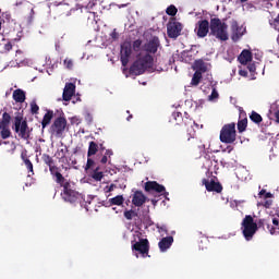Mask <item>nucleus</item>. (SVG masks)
<instances>
[{
	"label": "nucleus",
	"mask_w": 279,
	"mask_h": 279,
	"mask_svg": "<svg viewBox=\"0 0 279 279\" xmlns=\"http://www.w3.org/2000/svg\"><path fill=\"white\" fill-rule=\"evenodd\" d=\"M241 1V3H245L247 0H240Z\"/></svg>",
	"instance_id": "60"
},
{
	"label": "nucleus",
	"mask_w": 279,
	"mask_h": 279,
	"mask_svg": "<svg viewBox=\"0 0 279 279\" xmlns=\"http://www.w3.org/2000/svg\"><path fill=\"white\" fill-rule=\"evenodd\" d=\"M120 60L122 63V66H128L130 62V57L132 56V43L124 41L121 45V51H120Z\"/></svg>",
	"instance_id": "9"
},
{
	"label": "nucleus",
	"mask_w": 279,
	"mask_h": 279,
	"mask_svg": "<svg viewBox=\"0 0 279 279\" xmlns=\"http://www.w3.org/2000/svg\"><path fill=\"white\" fill-rule=\"evenodd\" d=\"M245 130H247V118H243L238 121V131L243 133Z\"/></svg>",
	"instance_id": "33"
},
{
	"label": "nucleus",
	"mask_w": 279,
	"mask_h": 279,
	"mask_svg": "<svg viewBox=\"0 0 279 279\" xmlns=\"http://www.w3.org/2000/svg\"><path fill=\"white\" fill-rule=\"evenodd\" d=\"M166 14H168V16H175V14H178V8L173 4L169 5L166 10Z\"/></svg>",
	"instance_id": "35"
},
{
	"label": "nucleus",
	"mask_w": 279,
	"mask_h": 279,
	"mask_svg": "<svg viewBox=\"0 0 279 279\" xmlns=\"http://www.w3.org/2000/svg\"><path fill=\"white\" fill-rule=\"evenodd\" d=\"M50 175H52V178L54 179V182L57 184H59L62 189H64V184H66V179L64 178V175H62V173H60V168H50Z\"/></svg>",
	"instance_id": "16"
},
{
	"label": "nucleus",
	"mask_w": 279,
	"mask_h": 279,
	"mask_svg": "<svg viewBox=\"0 0 279 279\" xmlns=\"http://www.w3.org/2000/svg\"><path fill=\"white\" fill-rule=\"evenodd\" d=\"M210 36H215L217 40L226 43L230 38L228 35V24L221 22L218 17H213L210 20Z\"/></svg>",
	"instance_id": "2"
},
{
	"label": "nucleus",
	"mask_w": 279,
	"mask_h": 279,
	"mask_svg": "<svg viewBox=\"0 0 279 279\" xmlns=\"http://www.w3.org/2000/svg\"><path fill=\"white\" fill-rule=\"evenodd\" d=\"M0 31H1V22H0Z\"/></svg>",
	"instance_id": "62"
},
{
	"label": "nucleus",
	"mask_w": 279,
	"mask_h": 279,
	"mask_svg": "<svg viewBox=\"0 0 279 279\" xmlns=\"http://www.w3.org/2000/svg\"><path fill=\"white\" fill-rule=\"evenodd\" d=\"M269 206H271V203H268V201L265 202V207L269 208Z\"/></svg>",
	"instance_id": "57"
},
{
	"label": "nucleus",
	"mask_w": 279,
	"mask_h": 279,
	"mask_svg": "<svg viewBox=\"0 0 279 279\" xmlns=\"http://www.w3.org/2000/svg\"><path fill=\"white\" fill-rule=\"evenodd\" d=\"M202 184L206 187L208 193H221V191H223L221 183L215 182V180L203 179Z\"/></svg>",
	"instance_id": "12"
},
{
	"label": "nucleus",
	"mask_w": 279,
	"mask_h": 279,
	"mask_svg": "<svg viewBox=\"0 0 279 279\" xmlns=\"http://www.w3.org/2000/svg\"><path fill=\"white\" fill-rule=\"evenodd\" d=\"M132 251L138 252L143 258H147L149 256V240L140 239L138 242H132Z\"/></svg>",
	"instance_id": "7"
},
{
	"label": "nucleus",
	"mask_w": 279,
	"mask_h": 279,
	"mask_svg": "<svg viewBox=\"0 0 279 279\" xmlns=\"http://www.w3.org/2000/svg\"><path fill=\"white\" fill-rule=\"evenodd\" d=\"M73 95H75V84L66 83L63 89V101H71Z\"/></svg>",
	"instance_id": "17"
},
{
	"label": "nucleus",
	"mask_w": 279,
	"mask_h": 279,
	"mask_svg": "<svg viewBox=\"0 0 279 279\" xmlns=\"http://www.w3.org/2000/svg\"><path fill=\"white\" fill-rule=\"evenodd\" d=\"M199 82H202V72L196 71V72L193 74L191 84H192V86H198V85H199Z\"/></svg>",
	"instance_id": "32"
},
{
	"label": "nucleus",
	"mask_w": 279,
	"mask_h": 279,
	"mask_svg": "<svg viewBox=\"0 0 279 279\" xmlns=\"http://www.w3.org/2000/svg\"><path fill=\"white\" fill-rule=\"evenodd\" d=\"M41 160L43 162H45V165H47L49 167V171H51V169H56L58 166H53V157H50L49 154H44L41 156Z\"/></svg>",
	"instance_id": "25"
},
{
	"label": "nucleus",
	"mask_w": 279,
	"mask_h": 279,
	"mask_svg": "<svg viewBox=\"0 0 279 279\" xmlns=\"http://www.w3.org/2000/svg\"><path fill=\"white\" fill-rule=\"evenodd\" d=\"M167 34L170 38H178L182 34V24L180 22L168 23Z\"/></svg>",
	"instance_id": "13"
},
{
	"label": "nucleus",
	"mask_w": 279,
	"mask_h": 279,
	"mask_svg": "<svg viewBox=\"0 0 279 279\" xmlns=\"http://www.w3.org/2000/svg\"><path fill=\"white\" fill-rule=\"evenodd\" d=\"M145 191L146 193H151V191H155V193H165L166 189L165 185H161L160 183L156 181H147L145 183Z\"/></svg>",
	"instance_id": "15"
},
{
	"label": "nucleus",
	"mask_w": 279,
	"mask_h": 279,
	"mask_svg": "<svg viewBox=\"0 0 279 279\" xmlns=\"http://www.w3.org/2000/svg\"><path fill=\"white\" fill-rule=\"evenodd\" d=\"M123 215L128 221H132V219L138 217V213L133 209H125Z\"/></svg>",
	"instance_id": "31"
},
{
	"label": "nucleus",
	"mask_w": 279,
	"mask_h": 279,
	"mask_svg": "<svg viewBox=\"0 0 279 279\" xmlns=\"http://www.w3.org/2000/svg\"><path fill=\"white\" fill-rule=\"evenodd\" d=\"M12 122V116L8 112L2 113V119L0 121V126L10 128V123Z\"/></svg>",
	"instance_id": "26"
},
{
	"label": "nucleus",
	"mask_w": 279,
	"mask_h": 279,
	"mask_svg": "<svg viewBox=\"0 0 279 279\" xmlns=\"http://www.w3.org/2000/svg\"><path fill=\"white\" fill-rule=\"evenodd\" d=\"M171 245H173V236L171 235L162 238L158 243L160 252H167Z\"/></svg>",
	"instance_id": "20"
},
{
	"label": "nucleus",
	"mask_w": 279,
	"mask_h": 279,
	"mask_svg": "<svg viewBox=\"0 0 279 279\" xmlns=\"http://www.w3.org/2000/svg\"><path fill=\"white\" fill-rule=\"evenodd\" d=\"M66 154H69V148L66 146H63V148H60L57 151L58 158H66Z\"/></svg>",
	"instance_id": "37"
},
{
	"label": "nucleus",
	"mask_w": 279,
	"mask_h": 279,
	"mask_svg": "<svg viewBox=\"0 0 279 279\" xmlns=\"http://www.w3.org/2000/svg\"><path fill=\"white\" fill-rule=\"evenodd\" d=\"M63 64L65 69H69V70L73 69V60L70 58L64 59Z\"/></svg>",
	"instance_id": "41"
},
{
	"label": "nucleus",
	"mask_w": 279,
	"mask_h": 279,
	"mask_svg": "<svg viewBox=\"0 0 279 279\" xmlns=\"http://www.w3.org/2000/svg\"><path fill=\"white\" fill-rule=\"evenodd\" d=\"M123 202H125V198H123V195H118L109 199L110 206H123Z\"/></svg>",
	"instance_id": "27"
},
{
	"label": "nucleus",
	"mask_w": 279,
	"mask_h": 279,
	"mask_svg": "<svg viewBox=\"0 0 279 279\" xmlns=\"http://www.w3.org/2000/svg\"><path fill=\"white\" fill-rule=\"evenodd\" d=\"M236 141V124L234 122L225 124L220 131V142L232 145Z\"/></svg>",
	"instance_id": "5"
},
{
	"label": "nucleus",
	"mask_w": 279,
	"mask_h": 279,
	"mask_svg": "<svg viewBox=\"0 0 279 279\" xmlns=\"http://www.w3.org/2000/svg\"><path fill=\"white\" fill-rule=\"evenodd\" d=\"M101 165H106L108 162V157L106 155L100 159Z\"/></svg>",
	"instance_id": "52"
},
{
	"label": "nucleus",
	"mask_w": 279,
	"mask_h": 279,
	"mask_svg": "<svg viewBox=\"0 0 279 279\" xmlns=\"http://www.w3.org/2000/svg\"><path fill=\"white\" fill-rule=\"evenodd\" d=\"M172 117H173L174 121H177V125H181V124H182V121H183V119H182V112H180V111H174V112L172 113Z\"/></svg>",
	"instance_id": "36"
},
{
	"label": "nucleus",
	"mask_w": 279,
	"mask_h": 279,
	"mask_svg": "<svg viewBox=\"0 0 279 279\" xmlns=\"http://www.w3.org/2000/svg\"><path fill=\"white\" fill-rule=\"evenodd\" d=\"M110 36L113 40H117V38H119V33H117V29H113Z\"/></svg>",
	"instance_id": "45"
},
{
	"label": "nucleus",
	"mask_w": 279,
	"mask_h": 279,
	"mask_svg": "<svg viewBox=\"0 0 279 279\" xmlns=\"http://www.w3.org/2000/svg\"><path fill=\"white\" fill-rule=\"evenodd\" d=\"M28 23H32L34 21V9L31 10L29 16H28Z\"/></svg>",
	"instance_id": "50"
},
{
	"label": "nucleus",
	"mask_w": 279,
	"mask_h": 279,
	"mask_svg": "<svg viewBox=\"0 0 279 279\" xmlns=\"http://www.w3.org/2000/svg\"><path fill=\"white\" fill-rule=\"evenodd\" d=\"M185 119H189V113L185 112Z\"/></svg>",
	"instance_id": "61"
},
{
	"label": "nucleus",
	"mask_w": 279,
	"mask_h": 279,
	"mask_svg": "<svg viewBox=\"0 0 279 279\" xmlns=\"http://www.w3.org/2000/svg\"><path fill=\"white\" fill-rule=\"evenodd\" d=\"M111 191H114V184H111V185L108 187L107 193H111Z\"/></svg>",
	"instance_id": "56"
},
{
	"label": "nucleus",
	"mask_w": 279,
	"mask_h": 279,
	"mask_svg": "<svg viewBox=\"0 0 279 279\" xmlns=\"http://www.w3.org/2000/svg\"><path fill=\"white\" fill-rule=\"evenodd\" d=\"M214 99H219V92L217 88H213L211 94L209 95V101H214Z\"/></svg>",
	"instance_id": "40"
},
{
	"label": "nucleus",
	"mask_w": 279,
	"mask_h": 279,
	"mask_svg": "<svg viewBox=\"0 0 279 279\" xmlns=\"http://www.w3.org/2000/svg\"><path fill=\"white\" fill-rule=\"evenodd\" d=\"M145 202H147V196L143 194L141 191H136L133 195L132 204L140 208V206H143Z\"/></svg>",
	"instance_id": "19"
},
{
	"label": "nucleus",
	"mask_w": 279,
	"mask_h": 279,
	"mask_svg": "<svg viewBox=\"0 0 279 279\" xmlns=\"http://www.w3.org/2000/svg\"><path fill=\"white\" fill-rule=\"evenodd\" d=\"M250 119L251 121H253V123H256L257 125H259V123H263V116H260V113L256 111L251 112Z\"/></svg>",
	"instance_id": "29"
},
{
	"label": "nucleus",
	"mask_w": 279,
	"mask_h": 279,
	"mask_svg": "<svg viewBox=\"0 0 279 279\" xmlns=\"http://www.w3.org/2000/svg\"><path fill=\"white\" fill-rule=\"evenodd\" d=\"M256 225H257V230H258V228H263V227L265 226V219H259V220L256 222Z\"/></svg>",
	"instance_id": "46"
},
{
	"label": "nucleus",
	"mask_w": 279,
	"mask_h": 279,
	"mask_svg": "<svg viewBox=\"0 0 279 279\" xmlns=\"http://www.w3.org/2000/svg\"><path fill=\"white\" fill-rule=\"evenodd\" d=\"M252 51L247 49H244L238 57L240 64H243L244 66L247 64V62H252Z\"/></svg>",
	"instance_id": "21"
},
{
	"label": "nucleus",
	"mask_w": 279,
	"mask_h": 279,
	"mask_svg": "<svg viewBox=\"0 0 279 279\" xmlns=\"http://www.w3.org/2000/svg\"><path fill=\"white\" fill-rule=\"evenodd\" d=\"M21 158L28 171V178H32V175H34V163H32V160H29V157L27 156V150H23L21 153Z\"/></svg>",
	"instance_id": "18"
},
{
	"label": "nucleus",
	"mask_w": 279,
	"mask_h": 279,
	"mask_svg": "<svg viewBox=\"0 0 279 279\" xmlns=\"http://www.w3.org/2000/svg\"><path fill=\"white\" fill-rule=\"evenodd\" d=\"M142 45H143V41L141 39H137V40L133 41V45H131V47H133L134 51H141Z\"/></svg>",
	"instance_id": "39"
},
{
	"label": "nucleus",
	"mask_w": 279,
	"mask_h": 279,
	"mask_svg": "<svg viewBox=\"0 0 279 279\" xmlns=\"http://www.w3.org/2000/svg\"><path fill=\"white\" fill-rule=\"evenodd\" d=\"M272 225H267V230L269 231L270 234H276V230H279V219L278 218H272Z\"/></svg>",
	"instance_id": "30"
},
{
	"label": "nucleus",
	"mask_w": 279,
	"mask_h": 279,
	"mask_svg": "<svg viewBox=\"0 0 279 279\" xmlns=\"http://www.w3.org/2000/svg\"><path fill=\"white\" fill-rule=\"evenodd\" d=\"M233 150H234V147L232 146H227L225 149H222L223 153L228 151L229 154H232Z\"/></svg>",
	"instance_id": "49"
},
{
	"label": "nucleus",
	"mask_w": 279,
	"mask_h": 279,
	"mask_svg": "<svg viewBox=\"0 0 279 279\" xmlns=\"http://www.w3.org/2000/svg\"><path fill=\"white\" fill-rule=\"evenodd\" d=\"M99 147L101 150L106 149V147H104V144H99Z\"/></svg>",
	"instance_id": "58"
},
{
	"label": "nucleus",
	"mask_w": 279,
	"mask_h": 279,
	"mask_svg": "<svg viewBox=\"0 0 279 279\" xmlns=\"http://www.w3.org/2000/svg\"><path fill=\"white\" fill-rule=\"evenodd\" d=\"M99 151V144L95 142H89L88 150H87V158L95 156Z\"/></svg>",
	"instance_id": "24"
},
{
	"label": "nucleus",
	"mask_w": 279,
	"mask_h": 279,
	"mask_svg": "<svg viewBox=\"0 0 279 279\" xmlns=\"http://www.w3.org/2000/svg\"><path fill=\"white\" fill-rule=\"evenodd\" d=\"M242 234L245 241H252L254 234L258 232V225L254 221L252 215H246L241 223Z\"/></svg>",
	"instance_id": "4"
},
{
	"label": "nucleus",
	"mask_w": 279,
	"mask_h": 279,
	"mask_svg": "<svg viewBox=\"0 0 279 279\" xmlns=\"http://www.w3.org/2000/svg\"><path fill=\"white\" fill-rule=\"evenodd\" d=\"M154 66V57L151 54H145L136 59L131 65L130 75H143L148 69Z\"/></svg>",
	"instance_id": "1"
},
{
	"label": "nucleus",
	"mask_w": 279,
	"mask_h": 279,
	"mask_svg": "<svg viewBox=\"0 0 279 279\" xmlns=\"http://www.w3.org/2000/svg\"><path fill=\"white\" fill-rule=\"evenodd\" d=\"M275 119H276L277 123H279V110H277L275 112Z\"/></svg>",
	"instance_id": "54"
},
{
	"label": "nucleus",
	"mask_w": 279,
	"mask_h": 279,
	"mask_svg": "<svg viewBox=\"0 0 279 279\" xmlns=\"http://www.w3.org/2000/svg\"><path fill=\"white\" fill-rule=\"evenodd\" d=\"M113 151H112V149H107L106 151H105V156L107 157V158H111V156H113Z\"/></svg>",
	"instance_id": "48"
},
{
	"label": "nucleus",
	"mask_w": 279,
	"mask_h": 279,
	"mask_svg": "<svg viewBox=\"0 0 279 279\" xmlns=\"http://www.w3.org/2000/svg\"><path fill=\"white\" fill-rule=\"evenodd\" d=\"M13 130L20 138L23 141H29V136H32V130H29L27 119H24L22 113H17L14 117Z\"/></svg>",
	"instance_id": "3"
},
{
	"label": "nucleus",
	"mask_w": 279,
	"mask_h": 279,
	"mask_svg": "<svg viewBox=\"0 0 279 279\" xmlns=\"http://www.w3.org/2000/svg\"><path fill=\"white\" fill-rule=\"evenodd\" d=\"M243 34H245V28L239 25V22L233 21L231 23V38L233 43H239L241 40Z\"/></svg>",
	"instance_id": "11"
},
{
	"label": "nucleus",
	"mask_w": 279,
	"mask_h": 279,
	"mask_svg": "<svg viewBox=\"0 0 279 279\" xmlns=\"http://www.w3.org/2000/svg\"><path fill=\"white\" fill-rule=\"evenodd\" d=\"M195 32L198 38H206L208 36V32H210V22H208V20L198 21Z\"/></svg>",
	"instance_id": "10"
},
{
	"label": "nucleus",
	"mask_w": 279,
	"mask_h": 279,
	"mask_svg": "<svg viewBox=\"0 0 279 279\" xmlns=\"http://www.w3.org/2000/svg\"><path fill=\"white\" fill-rule=\"evenodd\" d=\"M61 197L64 202H69L70 204H75L80 199V193L71 189L70 182H65L63 191L61 193Z\"/></svg>",
	"instance_id": "6"
},
{
	"label": "nucleus",
	"mask_w": 279,
	"mask_h": 279,
	"mask_svg": "<svg viewBox=\"0 0 279 279\" xmlns=\"http://www.w3.org/2000/svg\"><path fill=\"white\" fill-rule=\"evenodd\" d=\"M92 178H93L94 180H96V182H101V180H104V172H100V171H99V167H96V168L94 169V172H93V174H92Z\"/></svg>",
	"instance_id": "34"
},
{
	"label": "nucleus",
	"mask_w": 279,
	"mask_h": 279,
	"mask_svg": "<svg viewBox=\"0 0 279 279\" xmlns=\"http://www.w3.org/2000/svg\"><path fill=\"white\" fill-rule=\"evenodd\" d=\"M158 47H160V39L158 37H153L148 43L144 45V51L149 56V53H157Z\"/></svg>",
	"instance_id": "14"
},
{
	"label": "nucleus",
	"mask_w": 279,
	"mask_h": 279,
	"mask_svg": "<svg viewBox=\"0 0 279 279\" xmlns=\"http://www.w3.org/2000/svg\"><path fill=\"white\" fill-rule=\"evenodd\" d=\"M0 136L3 141L10 138V136H12V131H10V126H0Z\"/></svg>",
	"instance_id": "28"
},
{
	"label": "nucleus",
	"mask_w": 279,
	"mask_h": 279,
	"mask_svg": "<svg viewBox=\"0 0 279 279\" xmlns=\"http://www.w3.org/2000/svg\"><path fill=\"white\" fill-rule=\"evenodd\" d=\"M53 110H47V112L45 113L43 120H41V128L43 130H45V128H47V125H49L53 119Z\"/></svg>",
	"instance_id": "23"
},
{
	"label": "nucleus",
	"mask_w": 279,
	"mask_h": 279,
	"mask_svg": "<svg viewBox=\"0 0 279 279\" xmlns=\"http://www.w3.org/2000/svg\"><path fill=\"white\" fill-rule=\"evenodd\" d=\"M269 197H272L271 193L266 192V193L264 194V199H269Z\"/></svg>",
	"instance_id": "53"
},
{
	"label": "nucleus",
	"mask_w": 279,
	"mask_h": 279,
	"mask_svg": "<svg viewBox=\"0 0 279 279\" xmlns=\"http://www.w3.org/2000/svg\"><path fill=\"white\" fill-rule=\"evenodd\" d=\"M40 107L36 104V101L31 102V114H38Z\"/></svg>",
	"instance_id": "38"
},
{
	"label": "nucleus",
	"mask_w": 279,
	"mask_h": 279,
	"mask_svg": "<svg viewBox=\"0 0 279 279\" xmlns=\"http://www.w3.org/2000/svg\"><path fill=\"white\" fill-rule=\"evenodd\" d=\"M239 75H241L242 77H247V71H245V70H240V71H239Z\"/></svg>",
	"instance_id": "51"
},
{
	"label": "nucleus",
	"mask_w": 279,
	"mask_h": 279,
	"mask_svg": "<svg viewBox=\"0 0 279 279\" xmlns=\"http://www.w3.org/2000/svg\"><path fill=\"white\" fill-rule=\"evenodd\" d=\"M64 130H66V118L64 117L57 118L50 126L51 133L56 136H62Z\"/></svg>",
	"instance_id": "8"
},
{
	"label": "nucleus",
	"mask_w": 279,
	"mask_h": 279,
	"mask_svg": "<svg viewBox=\"0 0 279 279\" xmlns=\"http://www.w3.org/2000/svg\"><path fill=\"white\" fill-rule=\"evenodd\" d=\"M267 193V190L259 191L258 195L259 197H263Z\"/></svg>",
	"instance_id": "55"
},
{
	"label": "nucleus",
	"mask_w": 279,
	"mask_h": 279,
	"mask_svg": "<svg viewBox=\"0 0 279 279\" xmlns=\"http://www.w3.org/2000/svg\"><path fill=\"white\" fill-rule=\"evenodd\" d=\"M87 1H88V3L83 5V8H86V10H93L96 5L95 0H87Z\"/></svg>",
	"instance_id": "43"
},
{
	"label": "nucleus",
	"mask_w": 279,
	"mask_h": 279,
	"mask_svg": "<svg viewBox=\"0 0 279 279\" xmlns=\"http://www.w3.org/2000/svg\"><path fill=\"white\" fill-rule=\"evenodd\" d=\"M247 69L250 71V73H255L256 72V64L251 63L247 65Z\"/></svg>",
	"instance_id": "44"
},
{
	"label": "nucleus",
	"mask_w": 279,
	"mask_h": 279,
	"mask_svg": "<svg viewBox=\"0 0 279 279\" xmlns=\"http://www.w3.org/2000/svg\"><path fill=\"white\" fill-rule=\"evenodd\" d=\"M4 50H7V51H12V43L8 41V43L4 45Z\"/></svg>",
	"instance_id": "47"
},
{
	"label": "nucleus",
	"mask_w": 279,
	"mask_h": 279,
	"mask_svg": "<svg viewBox=\"0 0 279 279\" xmlns=\"http://www.w3.org/2000/svg\"><path fill=\"white\" fill-rule=\"evenodd\" d=\"M93 167H95V160H93V158L88 157L87 158V163L85 167V171H88V169H93Z\"/></svg>",
	"instance_id": "42"
},
{
	"label": "nucleus",
	"mask_w": 279,
	"mask_h": 279,
	"mask_svg": "<svg viewBox=\"0 0 279 279\" xmlns=\"http://www.w3.org/2000/svg\"><path fill=\"white\" fill-rule=\"evenodd\" d=\"M132 118H133V116L130 114V116L126 118V121H130Z\"/></svg>",
	"instance_id": "59"
},
{
	"label": "nucleus",
	"mask_w": 279,
	"mask_h": 279,
	"mask_svg": "<svg viewBox=\"0 0 279 279\" xmlns=\"http://www.w3.org/2000/svg\"><path fill=\"white\" fill-rule=\"evenodd\" d=\"M13 99L16 104H25V92L23 89H15L13 92Z\"/></svg>",
	"instance_id": "22"
}]
</instances>
